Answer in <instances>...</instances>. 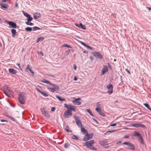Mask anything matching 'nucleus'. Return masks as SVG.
<instances>
[{"label": "nucleus", "instance_id": "27", "mask_svg": "<svg viewBox=\"0 0 151 151\" xmlns=\"http://www.w3.org/2000/svg\"><path fill=\"white\" fill-rule=\"evenodd\" d=\"M144 105L150 111H151V109L150 108L149 105L147 103L146 104H144Z\"/></svg>", "mask_w": 151, "mask_h": 151}, {"label": "nucleus", "instance_id": "24", "mask_svg": "<svg viewBox=\"0 0 151 151\" xmlns=\"http://www.w3.org/2000/svg\"><path fill=\"white\" fill-rule=\"evenodd\" d=\"M56 97L57 98L58 100L60 101H65V99H64V98H62L61 97H60L59 96H56Z\"/></svg>", "mask_w": 151, "mask_h": 151}, {"label": "nucleus", "instance_id": "12", "mask_svg": "<svg viewBox=\"0 0 151 151\" xmlns=\"http://www.w3.org/2000/svg\"><path fill=\"white\" fill-rule=\"evenodd\" d=\"M41 111L43 115H44L46 117H49L50 115L48 114V111L45 109L43 108L41 109Z\"/></svg>", "mask_w": 151, "mask_h": 151}, {"label": "nucleus", "instance_id": "25", "mask_svg": "<svg viewBox=\"0 0 151 151\" xmlns=\"http://www.w3.org/2000/svg\"><path fill=\"white\" fill-rule=\"evenodd\" d=\"M1 6L4 8L6 9L7 8V5L5 4H0Z\"/></svg>", "mask_w": 151, "mask_h": 151}, {"label": "nucleus", "instance_id": "38", "mask_svg": "<svg viewBox=\"0 0 151 151\" xmlns=\"http://www.w3.org/2000/svg\"><path fill=\"white\" fill-rule=\"evenodd\" d=\"M32 67L30 66L29 64H28L27 66V67L26 68V70L28 69L29 71L30 70H31Z\"/></svg>", "mask_w": 151, "mask_h": 151}, {"label": "nucleus", "instance_id": "61", "mask_svg": "<svg viewBox=\"0 0 151 151\" xmlns=\"http://www.w3.org/2000/svg\"><path fill=\"white\" fill-rule=\"evenodd\" d=\"M90 59L91 60H92V61H93V58H92V56H91V57H90Z\"/></svg>", "mask_w": 151, "mask_h": 151}, {"label": "nucleus", "instance_id": "22", "mask_svg": "<svg viewBox=\"0 0 151 151\" xmlns=\"http://www.w3.org/2000/svg\"><path fill=\"white\" fill-rule=\"evenodd\" d=\"M42 82V83H45L49 85L52 84V83H51L49 81L45 79H43Z\"/></svg>", "mask_w": 151, "mask_h": 151}, {"label": "nucleus", "instance_id": "54", "mask_svg": "<svg viewBox=\"0 0 151 151\" xmlns=\"http://www.w3.org/2000/svg\"><path fill=\"white\" fill-rule=\"evenodd\" d=\"M121 142H122V141H118V142H117L116 143V145H117L118 144L121 143Z\"/></svg>", "mask_w": 151, "mask_h": 151}, {"label": "nucleus", "instance_id": "44", "mask_svg": "<svg viewBox=\"0 0 151 151\" xmlns=\"http://www.w3.org/2000/svg\"><path fill=\"white\" fill-rule=\"evenodd\" d=\"M107 65H108V66L109 68H110L111 69V66L110 65V63H107Z\"/></svg>", "mask_w": 151, "mask_h": 151}, {"label": "nucleus", "instance_id": "48", "mask_svg": "<svg viewBox=\"0 0 151 151\" xmlns=\"http://www.w3.org/2000/svg\"><path fill=\"white\" fill-rule=\"evenodd\" d=\"M17 65L19 67V68L21 69L22 70L21 67L20 66V65L19 63H17Z\"/></svg>", "mask_w": 151, "mask_h": 151}, {"label": "nucleus", "instance_id": "9", "mask_svg": "<svg viewBox=\"0 0 151 151\" xmlns=\"http://www.w3.org/2000/svg\"><path fill=\"white\" fill-rule=\"evenodd\" d=\"M94 142V141L93 140H91L87 142L84 143V145L87 148H88L90 147L93 144Z\"/></svg>", "mask_w": 151, "mask_h": 151}, {"label": "nucleus", "instance_id": "23", "mask_svg": "<svg viewBox=\"0 0 151 151\" xmlns=\"http://www.w3.org/2000/svg\"><path fill=\"white\" fill-rule=\"evenodd\" d=\"M44 39V37H40L37 38V43H38L39 42L42 41Z\"/></svg>", "mask_w": 151, "mask_h": 151}, {"label": "nucleus", "instance_id": "58", "mask_svg": "<svg viewBox=\"0 0 151 151\" xmlns=\"http://www.w3.org/2000/svg\"><path fill=\"white\" fill-rule=\"evenodd\" d=\"M4 93L7 96H9L8 94L7 93H6V92L4 91Z\"/></svg>", "mask_w": 151, "mask_h": 151}, {"label": "nucleus", "instance_id": "51", "mask_svg": "<svg viewBox=\"0 0 151 151\" xmlns=\"http://www.w3.org/2000/svg\"><path fill=\"white\" fill-rule=\"evenodd\" d=\"M75 25L77 27H79L80 28V24H75Z\"/></svg>", "mask_w": 151, "mask_h": 151}, {"label": "nucleus", "instance_id": "1", "mask_svg": "<svg viewBox=\"0 0 151 151\" xmlns=\"http://www.w3.org/2000/svg\"><path fill=\"white\" fill-rule=\"evenodd\" d=\"M18 96V100L20 103L22 104H25L26 98V93L25 92L20 93Z\"/></svg>", "mask_w": 151, "mask_h": 151}, {"label": "nucleus", "instance_id": "36", "mask_svg": "<svg viewBox=\"0 0 151 151\" xmlns=\"http://www.w3.org/2000/svg\"><path fill=\"white\" fill-rule=\"evenodd\" d=\"M70 146V145L68 143H65L64 144V147L65 148H67Z\"/></svg>", "mask_w": 151, "mask_h": 151}, {"label": "nucleus", "instance_id": "62", "mask_svg": "<svg viewBox=\"0 0 151 151\" xmlns=\"http://www.w3.org/2000/svg\"><path fill=\"white\" fill-rule=\"evenodd\" d=\"M6 88L7 89V90H9V87L7 86H6Z\"/></svg>", "mask_w": 151, "mask_h": 151}, {"label": "nucleus", "instance_id": "40", "mask_svg": "<svg viewBox=\"0 0 151 151\" xmlns=\"http://www.w3.org/2000/svg\"><path fill=\"white\" fill-rule=\"evenodd\" d=\"M32 18L30 16L29 17H28L27 21L28 22H31L32 20Z\"/></svg>", "mask_w": 151, "mask_h": 151}, {"label": "nucleus", "instance_id": "6", "mask_svg": "<svg viewBox=\"0 0 151 151\" xmlns=\"http://www.w3.org/2000/svg\"><path fill=\"white\" fill-rule=\"evenodd\" d=\"M106 87L108 90L107 91L109 95L111 94L113 92V85L111 84H109L106 86Z\"/></svg>", "mask_w": 151, "mask_h": 151}, {"label": "nucleus", "instance_id": "34", "mask_svg": "<svg viewBox=\"0 0 151 151\" xmlns=\"http://www.w3.org/2000/svg\"><path fill=\"white\" fill-rule=\"evenodd\" d=\"M7 117L14 122H15V120L14 118L11 116L8 115L7 116Z\"/></svg>", "mask_w": 151, "mask_h": 151}, {"label": "nucleus", "instance_id": "15", "mask_svg": "<svg viewBox=\"0 0 151 151\" xmlns=\"http://www.w3.org/2000/svg\"><path fill=\"white\" fill-rule=\"evenodd\" d=\"M80 100V98H78L75 100L73 101L72 102L75 105H80L81 104V102L79 101H78V100Z\"/></svg>", "mask_w": 151, "mask_h": 151}, {"label": "nucleus", "instance_id": "31", "mask_svg": "<svg viewBox=\"0 0 151 151\" xmlns=\"http://www.w3.org/2000/svg\"><path fill=\"white\" fill-rule=\"evenodd\" d=\"M25 30L27 31L30 32L32 30V28L31 27H27L25 29Z\"/></svg>", "mask_w": 151, "mask_h": 151}, {"label": "nucleus", "instance_id": "28", "mask_svg": "<svg viewBox=\"0 0 151 151\" xmlns=\"http://www.w3.org/2000/svg\"><path fill=\"white\" fill-rule=\"evenodd\" d=\"M134 136H137L139 138H140V137H141L142 136L141 135V134L139 133L138 132H136V134L134 135Z\"/></svg>", "mask_w": 151, "mask_h": 151}, {"label": "nucleus", "instance_id": "63", "mask_svg": "<svg viewBox=\"0 0 151 151\" xmlns=\"http://www.w3.org/2000/svg\"><path fill=\"white\" fill-rule=\"evenodd\" d=\"M2 22V19L0 18V23H1Z\"/></svg>", "mask_w": 151, "mask_h": 151}, {"label": "nucleus", "instance_id": "45", "mask_svg": "<svg viewBox=\"0 0 151 151\" xmlns=\"http://www.w3.org/2000/svg\"><path fill=\"white\" fill-rule=\"evenodd\" d=\"M117 125V124L116 123H113L112 124L110 125V126L111 127H114Z\"/></svg>", "mask_w": 151, "mask_h": 151}, {"label": "nucleus", "instance_id": "5", "mask_svg": "<svg viewBox=\"0 0 151 151\" xmlns=\"http://www.w3.org/2000/svg\"><path fill=\"white\" fill-rule=\"evenodd\" d=\"M123 145H126L129 147L130 150L134 151L135 150V147L134 145L129 142H124L123 143Z\"/></svg>", "mask_w": 151, "mask_h": 151}, {"label": "nucleus", "instance_id": "2", "mask_svg": "<svg viewBox=\"0 0 151 151\" xmlns=\"http://www.w3.org/2000/svg\"><path fill=\"white\" fill-rule=\"evenodd\" d=\"M96 111L101 116L105 117L106 115L101 109V105L99 102H98L96 104V107L95 109Z\"/></svg>", "mask_w": 151, "mask_h": 151}, {"label": "nucleus", "instance_id": "14", "mask_svg": "<svg viewBox=\"0 0 151 151\" xmlns=\"http://www.w3.org/2000/svg\"><path fill=\"white\" fill-rule=\"evenodd\" d=\"M132 126L135 127H141L142 128L145 127V126L142 124H140L138 123H134L132 124Z\"/></svg>", "mask_w": 151, "mask_h": 151}, {"label": "nucleus", "instance_id": "19", "mask_svg": "<svg viewBox=\"0 0 151 151\" xmlns=\"http://www.w3.org/2000/svg\"><path fill=\"white\" fill-rule=\"evenodd\" d=\"M68 109L71 110V111H73L74 112L76 111L75 107L72 105L69 104V106Z\"/></svg>", "mask_w": 151, "mask_h": 151}, {"label": "nucleus", "instance_id": "3", "mask_svg": "<svg viewBox=\"0 0 151 151\" xmlns=\"http://www.w3.org/2000/svg\"><path fill=\"white\" fill-rule=\"evenodd\" d=\"M50 85L52 86H53L54 87V88H47V89L49 91L53 93L55 91H59V87L55 84L52 83V84H50Z\"/></svg>", "mask_w": 151, "mask_h": 151}, {"label": "nucleus", "instance_id": "64", "mask_svg": "<svg viewBox=\"0 0 151 151\" xmlns=\"http://www.w3.org/2000/svg\"><path fill=\"white\" fill-rule=\"evenodd\" d=\"M120 77H121V81L122 82H123V80H122V76H120Z\"/></svg>", "mask_w": 151, "mask_h": 151}, {"label": "nucleus", "instance_id": "11", "mask_svg": "<svg viewBox=\"0 0 151 151\" xmlns=\"http://www.w3.org/2000/svg\"><path fill=\"white\" fill-rule=\"evenodd\" d=\"M109 71L108 67L106 65H104L101 71V75L102 76Z\"/></svg>", "mask_w": 151, "mask_h": 151}, {"label": "nucleus", "instance_id": "7", "mask_svg": "<svg viewBox=\"0 0 151 151\" xmlns=\"http://www.w3.org/2000/svg\"><path fill=\"white\" fill-rule=\"evenodd\" d=\"M72 111H70L69 110L65 111L64 114L63 115L64 117L66 118L70 117L72 115Z\"/></svg>", "mask_w": 151, "mask_h": 151}, {"label": "nucleus", "instance_id": "13", "mask_svg": "<svg viewBox=\"0 0 151 151\" xmlns=\"http://www.w3.org/2000/svg\"><path fill=\"white\" fill-rule=\"evenodd\" d=\"M6 22L11 26V27L14 28H17V25L15 23L8 21H6Z\"/></svg>", "mask_w": 151, "mask_h": 151}, {"label": "nucleus", "instance_id": "56", "mask_svg": "<svg viewBox=\"0 0 151 151\" xmlns=\"http://www.w3.org/2000/svg\"><path fill=\"white\" fill-rule=\"evenodd\" d=\"M77 78L75 76V77H74V81H76V80H77Z\"/></svg>", "mask_w": 151, "mask_h": 151}, {"label": "nucleus", "instance_id": "17", "mask_svg": "<svg viewBox=\"0 0 151 151\" xmlns=\"http://www.w3.org/2000/svg\"><path fill=\"white\" fill-rule=\"evenodd\" d=\"M9 72L12 74H14L17 73V71L13 68H9Z\"/></svg>", "mask_w": 151, "mask_h": 151}, {"label": "nucleus", "instance_id": "53", "mask_svg": "<svg viewBox=\"0 0 151 151\" xmlns=\"http://www.w3.org/2000/svg\"><path fill=\"white\" fill-rule=\"evenodd\" d=\"M74 69L75 70H76L77 67L76 65H74Z\"/></svg>", "mask_w": 151, "mask_h": 151}, {"label": "nucleus", "instance_id": "47", "mask_svg": "<svg viewBox=\"0 0 151 151\" xmlns=\"http://www.w3.org/2000/svg\"><path fill=\"white\" fill-rule=\"evenodd\" d=\"M87 48H89V49H90L91 50H92V47L88 46V45H87L86 47Z\"/></svg>", "mask_w": 151, "mask_h": 151}, {"label": "nucleus", "instance_id": "52", "mask_svg": "<svg viewBox=\"0 0 151 151\" xmlns=\"http://www.w3.org/2000/svg\"><path fill=\"white\" fill-rule=\"evenodd\" d=\"M1 122H7V121H6L4 120H3V119L1 120Z\"/></svg>", "mask_w": 151, "mask_h": 151}, {"label": "nucleus", "instance_id": "49", "mask_svg": "<svg viewBox=\"0 0 151 151\" xmlns=\"http://www.w3.org/2000/svg\"><path fill=\"white\" fill-rule=\"evenodd\" d=\"M127 72H128V73L129 74H130V72L127 69H126V70H125Z\"/></svg>", "mask_w": 151, "mask_h": 151}, {"label": "nucleus", "instance_id": "29", "mask_svg": "<svg viewBox=\"0 0 151 151\" xmlns=\"http://www.w3.org/2000/svg\"><path fill=\"white\" fill-rule=\"evenodd\" d=\"M22 12L24 16L28 18V17H29V16H30L29 14H27V13H25L24 11H22Z\"/></svg>", "mask_w": 151, "mask_h": 151}, {"label": "nucleus", "instance_id": "30", "mask_svg": "<svg viewBox=\"0 0 151 151\" xmlns=\"http://www.w3.org/2000/svg\"><path fill=\"white\" fill-rule=\"evenodd\" d=\"M88 148L91 150H97L96 148H95L93 145H92L90 146V147H89Z\"/></svg>", "mask_w": 151, "mask_h": 151}, {"label": "nucleus", "instance_id": "21", "mask_svg": "<svg viewBox=\"0 0 151 151\" xmlns=\"http://www.w3.org/2000/svg\"><path fill=\"white\" fill-rule=\"evenodd\" d=\"M81 128V131L84 134H87L88 133L87 130L84 127H83V126Z\"/></svg>", "mask_w": 151, "mask_h": 151}, {"label": "nucleus", "instance_id": "39", "mask_svg": "<svg viewBox=\"0 0 151 151\" xmlns=\"http://www.w3.org/2000/svg\"><path fill=\"white\" fill-rule=\"evenodd\" d=\"M65 131L68 132H71V131H69L68 129V127L67 126L65 128Z\"/></svg>", "mask_w": 151, "mask_h": 151}, {"label": "nucleus", "instance_id": "33", "mask_svg": "<svg viewBox=\"0 0 151 151\" xmlns=\"http://www.w3.org/2000/svg\"><path fill=\"white\" fill-rule=\"evenodd\" d=\"M139 140L141 144H144V142L142 137H141L139 139Z\"/></svg>", "mask_w": 151, "mask_h": 151}, {"label": "nucleus", "instance_id": "41", "mask_svg": "<svg viewBox=\"0 0 151 151\" xmlns=\"http://www.w3.org/2000/svg\"><path fill=\"white\" fill-rule=\"evenodd\" d=\"M63 47H67L68 48H71V47L70 46L66 44L64 45L63 46Z\"/></svg>", "mask_w": 151, "mask_h": 151}, {"label": "nucleus", "instance_id": "4", "mask_svg": "<svg viewBox=\"0 0 151 151\" xmlns=\"http://www.w3.org/2000/svg\"><path fill=\"white\" fill-rule=\"evenodd\" d=\"M93 134H88V133L86 134V135L83 139V141H87L88 140L92 138L93 137Z\"/></svg>", "mask_w": 151, "mask_h": 151}, {"label": "nucleus", "instance_id": "43", "mask_svg": "<svg viewBox=\"0 0 151 151\" xmlns=\"http://www.w3.org/2000/svg\"><path fill=\"white\" fill-rule=\"evenodd\" d=\"M29 71L30 72V73H31L32 75H34V72L33 71L31 70H30Z\"/></svg>", "mask_w": 151, "mask_h": 151}, {"label": "nucleus", "instance_id": "35", "mask_svg": "<svg viewBox=\"0 0 151 151\" xmlns=\"http://www.w3.org/2000/svg\"><path fill=\"white\" fill-rule=\"evenodd\" d=\"M33 30L35 31H36L37 30L40 29L39 27H33Z\"/></svg>", "mask_w": 151, "mask_h": 151}, {"label": "nucleus", "instance_id": "8", "mask_svg": "<svg viewBox=\"0 0 151 151\" xmlns=\"http://www.w3.org/2000/svg\"><path fill=\"white\" fill-rule=\"evenodd\" d=\"M74 117L75 119L76 123L77 125L80 128L82 127L83 126L80 120L79 119H79L78 117L77 116H75Z\"/></svg>", "mask_w": 151, "mask_h": 151}, {"label": "nucleus", "instance_id": "55", "mask_svg": "<svg viewBox=\"0 0 151 151\" xmlns=\"http://www.w3.org/2000/svg\"><path fill=\"white\" fill-rule=\"evenodd\" d=\"M129 136L127 135V136H124V138H129Z\"/></svg>", "mask_w": 151, "mask_h": 151}, {"label": "nucleus", "instance_id": "59", "mask_svg": "<svg viewBox=\"0 0 151 151\" xmlns=\"http://www.w3.org/2000/svg\"><path fill=\"white\" fill-rule=\"evenodd\" d=\"M79 42L83 45H84V42H82L81 41H80Z\"/></svg>", "mask_w": 151, "mask_h": 151}, {"label": "nucleus", "instance_id": "37", "mask_svg": "<svg viewBox=\"0 0 151 151\" xmlns=\"http://www.w3.org/2000/svg\"><path fill=\"white\" fill-rule=\"evenodd\" d=\"M71 137L72 139H74L77 140L78 139V138L77 136L74 135H73Z\"/></svg>", "mask_w": 151, "mask_h": 151}, {"label": "nucleus", "instance_id": "42", "mask_svg": "<svg viewBox=\"0 0 151 151\" xmlns=\"http://www.w3.org/2000/svg\"><path fill=\"white\" fill-rule=\"evenodd\" d=\"M55 108L54 107H52L51 108V111L52 112H53L55 110Z\"/></svg>", "mask_w": 151, "mask_h": 151}, {"label": "nucleus", "instance_id": "10", "mask_svg": "<svg viewBox=\"0 0 151 151\" xmlns=\"http://www.w3.org/2000/svg\"><path fill=\"white\" fill-rule=\"evenodd\" d=\"M93 55L95 57L100 59H101L103 58V56L99 52H95L93 53Z\"/></svg>", "mask_w": 151, "mask_h": 151}, {"label": "nucleus", "instance_id": "20", "mask_svg": "<svg viewBox=\"0 0 151 151\" xmlns=\"http://www.w3.org/2000/svg\"><path fill=\"white\" fill-rule=\"evenodd\" d=\"M11 32L12 37L14 38L15 37V35H17V32L16 30L15 29H12L11 30Z\"/></svg>", "mask_w": 151, "mask_h": 151}, {"label": "nucleus", "instance_id": "18", "mask_svg": "<svg viewBox=\"0 0 151 151\" xmlns=\"http://www.w3.org/2000/svg\"><path fill=\"white\" fill-rule=\"evenodd\" d=\"M36 89L39 92H40L42 95H43L45 97H47L48 96V95L45 93L42 92L41 91H40L38 88H36Z\"/></svg>", "mask_w": 151, "mask_h": 151}, {"label": "nucleus", "instance_id": "16", "mask_svg": "<svg viewBox=\"0 0 151 151\" xmlns=\"http://www.w3.org/2000/svg\"><path fill=\"white\" fill-rule=\"evenodd\" d=\"M41 16V14L40 13L38 12H36L35 14H34L33 17L35 19H37L39 18Z\"/></svg>", "mask_w": 151, "mask_h": 151}, {"label": "nucleus", "instance_id": "60", "mask_svg": "<svg viewBox=\"0 0 151 151\" xmlns=\"http://www.w3.org/2000/svg\"><path fill=\"white\" fill-rule=\"evenodd\" d=\"M146 8L148 9L149 11H150L151 10V8L149 7H147Z\"/></svg>", "mask_w": 151, "mask_h": 151}, {"label": "nucleus", "instance_id": "26", "mask_svg": "<svg viewBox=\"0 0 151 151\" xmlns=\"http://www.w3.org/2000/svg\"><path fill=\"white\" fill-rule=\"evenodd\" d=\"M80 28H81L83 29H85L86 28L85 25H83L81 23L80 24Z\"/></svg>", "mask_w": 151, "mask_h": 151}, {"label": "nucleus", "instance_id": "50", "mask_svg": "<svg viewBox=\"0 0 151 151\" xmlns=\"http://www.w3.org/2000/svg\"><path fill=\"white\" fill-rule=\"evenodd\" d=\"M29 25L30 26H33L34 25V24L32 22H29Z\"/></svg>", "mask_w": 151, "mask_h": 151}, {"label": "nucleus", "instance_id": "57", "mask_svg": "<svg viewBox=\"0 0 151 151\" xmlns=\"http://www.w3.org/2000/svg\"><path fill=\"white\" fill-rule=\"evenodd\" d=\"M29 22H28V21H27V22H26V23H25L27 25H29Z\"/></svg>", "mask_w": 151, "mask_h": 151}, {"label": "nucleus", "instance_id": "46", "mask_svg": "<svg viewBox=\"0 0 151 151\" xmlns=\"http://www.w3.org/2000/svg\"><path fill=\"white\" fill-rule=\"evenodd\" d=\"M65 107L68 109V108L69 105H67L65 103L64 104Z\"/></svg>", "mask_w": 151, "mask_h": 151}, {"label": "nucleus", "instance_id": "32", "mask_svg": "<svg viewBox=\"0 0 151 151\" xmlns=\"http://www.w3.org/2000/svg\"><path fill=\"white\" fill-rule=\"evenodd\" d=\"M86 111L89 114H90V115L91 116H94L93 114H92L90 109H86Z\"/></svg>", "mask_w": 151, "mask_h": 151}]
</instances>
